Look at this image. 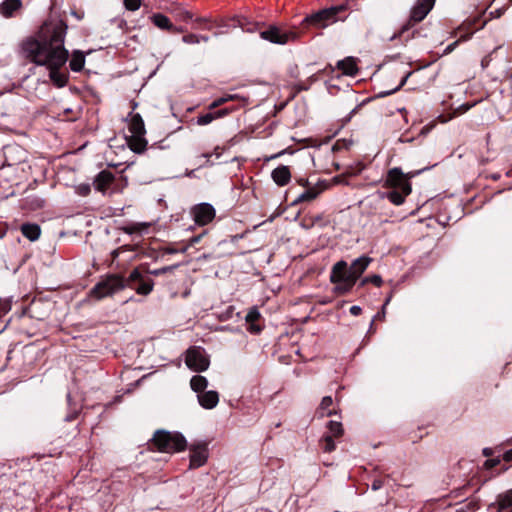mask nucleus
Wrapping results in <instances>:
<instances>
[{
  "mask_svg": "<svg viewBox=\"0 0 512 512\" xmlns=\"http://www.w3.org/2000/svg\"><path fill=\"white\" fill-rule=\"evenodd\" d=\"M91 192L89 184H81L77 187V193L81 196H88Z\"/></svg>",
  "mask_w": 512,
  "mask_h": 512,
  "instance_id": "obj_40",
  "label": "nucleus"
},
{
  "mask_svg": "<svg viewBox=\"0 0 512 512\" xmlns=\"http://www.w3.org/2000/svg\"><path fill=\"white\" fill-rule=\"evenodd\" d=\"M406 185H411V182L408 181L401 168L394 167L388 170L384 187L404 191L406 189Z\"/></svg>",
  "mask_w": 512,
  "mask_h": 512,
  "instance_id": "obj_13",
  "label": "nucleus"
},
{
  "mask_svg": "<svg viewBox=\"0 0 512 512\" xmlns=\"http://www.w3.org/2000/svg\"><path fill=\"white\" fill-rule=\"evenodd\" d=\"M382 317H383V316H382V315H380V313H377V314L374 316V319H373V320L375 321L376 319H381Z\"/></svg>",
  "mask_w": 512,
  "mask_h": 512,
  "instance_id": "obj_61",
  "label": "nucleus"
},
{
  "mask_svg": "<svg viewBox=\"0 0 512 512\" xmlns=\"http://www.w3.org/2000/svg\"><path fill=\"white\" fill-rule=\"evenodd\" d=\"M143 265L134 268L127 278L118 274H111L98 282L89 292V296L101 300L116 291L129 287L138 295L147 296L153 291L154 281L143 274Z\"/></svg>",
  "mask_w": 512,
  "mask_h": 512,
  "instance_id": "obj_2",
  "label": "nucleus"
},
{
  "mask_svg": "<svg viewBox=\"0 0 512 512\" xmlns=\"http://www.w3.org/2000/svg\"><path fill=\"white\" fill-rule=\"evenodd\" d=\"M412 73H413L412 71H409V72H408V73H407V74L402 78V80L400 81V84H399L396 88H394V89H393V90H391V91H388V92L382 93V94H381V96H388V95H390V94H392V93H395V92H397L398 90H400V89H401V88L406 84V82H407L408 78L412 75Z\"/></svg>",
  "mask_w": 512,
  "mask_h": 512,
  "instance_id": "obj_38",
  "label": "nucleus"
},
{
  "mask_svg": "<svg viewBox=\"0 0 512 512\" xmlns=\"http://www.w3.org/2000/svg\"><path fill=\"white\" fill-rule=\"evenodd\" d=\"M412 192V185H406V189L402 190H391L386 193L387 199L393 203L394 205H402L405 202V199Z\"/></svg>",
  "mask_w": 512,
  "mask_h": 512,
  "instance_id": "obj_21",
  "label": "nucleus"
},
{
  "mask_svg": "<svg viewBox=\"0 0 512 512\" xmlns=\"http://www.w3.org/2000/svg\"><path fill=\"white\" fill-rule=\"evenodd\" d=\"M22 9V2H1L0 13L5 18L17 16Z\"/></svg>",
  "mask_w": 512,
  "mask_h": 512,
  "instance_id": "obj_24",
  "label": "nucleus"
},
{
  "mask_svg": "<svg viewBox=\"0 0 512 512\" xmlns=\"http://www.w3.org/2000/svg\"><path fill=\"white\" fill-rule=\"evenodd\" d=\"M231 112V109L223 108L216 111L210 110V112L198 116L197 123L199 125H207L217 118L224 117Z\"/></svg>",
  "mask_w": 512,
  "mask_h": 512,
  "instance_id": "obj_23",
  "label": "nucleus"
},
{
  "mask_svg": "<svg viewBox=\"0 0 512 512\" xmlns=\"http://www.w3.org/2000/svg\"><path fill=\"white\" fill-rule=\"evenodd\" d=\"M184 19L187 20V19H192V14L190 12H185L184 14Z\"/></svg>",
  "mask_w": 512,
  "mask_h": 512,
  "instance_id": "obj_58",
  "label": "nucleus"
},
{
  "mask_svg": "<svg viewBox=\"0 0 512 512\" xmlns=\"http://www.w3.org/2000/svg\"><path fill=\"white\" fill-rule=\"evenodd\" d=\"M177 251L178 250L170 248V247L166 249V253H168V254H173V253H176Z\"/></svg>",
  "mask_w": 512,
  "mask_h": 512,
  "instance_id": "obj_57",
  "label": "nucleus"
},
{
  "mask_svg": "<svg viewBox=\"0 0 512 512\" xmlns=\"http://www.w3.org/2000/svg\"><path fill=\"white\" fill-rule=\"evenodd\" d=\"M418 173H419V171H416V172H409V173H406L405 175H406V177H407L408 181L410 182V180H411L414 176H416Z\"/></svg>",
  "mask_w": 512,
  "mask_h": 512,
  "instance_id": "obj_54",
  "label": "nucleus"
},
{
  "mask_svg": "<svg viewBox=\"0 0 512 512\" xmlns=\"http://www.w3.org/2000/svg\"><path fill=\"white\" fill-rule=\"evenodd\" d=\"M149 450L161 453H175L186 449L187 441L179 432L156 430L148 443Z\"/></svg>",
  "mask_w": 512,
  "mask_h": 512,
  "instance_id": "obj_4",
  "label": "nucleus"
},
{
  "mask_svg": "<svg viewBox=\"0 0 512 512\" xmlns=\"http://www.w3.org/2000/svg\"><path fill=\"white\" fill-rule=\"evenodd\" d=\"M494 2H490L488 6L483 8L479 13L476 15L468 17L457 29L458 32H461L459 39L454 41L453 43L449 44L445 50L444 54L451 53L460 42H464L469 40L472 35L482 29L486 23L492 19L500 18L505 11L508 9L507 5H503L501 7L493 8Z\"/></svg>",
  "mask_w": 512,
  "mask_h": 512,
  "instance_id": "obj_3",
  "label": "nucleus"
},
{
  "mask_svg": "<svg viewBox=\"0 0 512 512\" xmlns=\"http://www.w3.org/2000/svg\"><path fill=\"white\" fill-rule=\"evenodd\" d=\"M352 144H353L352 140L339 139V140H337L334 143L332 149H333V151H340L342 149H349Z\"/></svg>",
  "mask_w": 512,
  "mask_h": 512,
  "instance_id": "obj_33",
  "label": "nucleus"
},
{
  "mask_svg": "<svg viewBox=\"0 0 512 512\" xmlns=\"http://www.w3.org/2000/svg\"><path fill=\"white\" fill-rule=\"evenodd\" d=\"M20 231L22 235L30 241L38 240L41 235V228L36 223H23L20 227Z\"/></svg>",
  "mask_w": 512,
  "mask_h": 512,
  "instance_id": "obj_25",
  "label": "nucleus"
},
{
  "mask_svg": "<svg viewBox=\"0 0 512 512\" xmlns=\"http://www.w3.org/2000/svg\"><path fill=\"white\" fill-rule=\"evenodd\" d=\"M321 221H322V216L321 215L315 216V217L311 218V224L308 227L314 226V225H316L317 223H319Z\"/></svg>",
  "mask_w": 512,
  "mask_h": 512,
  "instance_id": "obj_52",
  "label": "nucleus"
},
{
  "mask_svg": "<svg viewBox=\"0 0 512 512\" xmlns=\"http://www.w3.org/2000/svg\"><path fill=\"white\" fill-rule=\"evenodd\" d=\"M200 37V40H203V41H208L209 38L207 36H199Z\"/></svg>",
  "mask_w": 512,
  "mask_h": 512,
  "instance_id": "obj_62",
  "label": "nucleus"
},
{
  "mask_svg": "<svg viewBox=\"0 0 512 512\" xmlns=\"http://www.w3.org/2000/svg\"><path fill=\"white\" fill-rule=\"evenodd\" d=\"M374 332H375L374 320H372V322L370 324V328H369V333H374Z\"/></svg>",
  "mask_w": 512,
  "mask_h": 512,
  "instance_id": "obj_56",
  "label": "nucleus"
},
{
  "mask_svg": "<svg viewBox=\"0 0 512 512\" xmlns=\"http://www.w3.org/2000/svg\"><path fill=\"white\" fill-rule=\"evenodd\" d=\"M346 10L345 5L334 6L319 10L305 18V22L316 28H325L338 20H342L338 14Z\"/></svg>",
  "mask_w": 512,
  "mask_h": 512,
  "instance_id": "obj_8",
  "label": "nucleus"
},
{
  "mask_svg": "<svg viewBox=\"0 0 512 512\" xmlns=\"http://www.w3.org/2000/svg\"><path fill=\"white\" fill-rule=\"evenodd\" d=\"M129 116L128 129L131 135L126 137V142L134 153L141 154L147 149L148 145L145 139V124L139 113H130Z\"/></svg>",
  "mask_w": 512,
  "mask_h": 512,
  "instance_id": "obj_5",
  "label": "nucleus"
},
{
  "mask_svg": "<svg viewBox=\"0 0 512 512\" xmlns=\"http://www.w3.org/2000/svg\"><path fill=\"white\" fill-rule=\"evenodd\" d=\"M195 22L199 24L202 29L211 30L213 27H230L236 26L239 21L236 19H225L222 17H198Z\"/></svg>",
  "mask_w": 512,
  "mask_h": 512,
  "instance_id": "obj_15",
  "label": "nucleus"
},
{
  "mask_svg": "<svg viewBox=\"0 0 512 512\" xmlns=\"http://www.w3.org/2000/svg\"><path fill=\"white\" fill-rule=\"evenodd\" d=\"M501 460L499 458H492L485 461V467L488 469L496 468L498 465H500Z\"/></svg>",
  "mask_w": 512,
  "mask_h": 512,
  "instance_id": "obj_42",
  "label": "nucleus"
},
{
  "mask_svg": "<svg viewBox=\"0 0 512 512\" xmlns=\"http://www.w3.org/2000/svg\"><path fill=\"white\" fill-rule=\"evenodd\" d=\"M271 177L278 186L282 187L290 182L291 171L288 166L280 165L272 171Z\"/></svg>",
  "mask_w": 512,
  "mask_h": 512,
  "instance_id": "obj_18",
  "label": "nucleus"
},
{
  "mask_svg": "<svg viewBox=\"0 0 512 512\" xmlns=\"http://www.w3.org/2000/svg\"><path fill=\"white\" fill-rule=\"evenodd\" d=\"M332 404H333V400H332L331 396H325L322 398V401L320 403V408L322 410H327Z\"/></svg>",
  "mask_w": 512,
  "mask_h": 512,
  "instance_id": "obj_43",
  "label": "nucleus"
},
{
  "mask_svg": "<svg viewBox=\"0 0 512 512\" xmlns=\"http://www.w3.org/2000/svg\"><path fill=\"white\" fill-rule=\"evenodd\" d=\"M337 68L347 76H356L358 73L356 60L353 57H346L345 59L338 61Z\"/></svg>",
  "mask_w": 512,
  "mask_h": 512,
  "instance_id": "obj_22",
  "label": "nucleus"
},
{
  "mask_svg": "<svg viewBox=\"0 0 512 512\" xmlns=\"http://www.w3.org/2000/svg\"><path fill=\"white\" fill-rule=\"evenodd\" d=\"M333 182L336 184H348L347 176L345 174L337 175L333 178Z\"/></svg>",
  "mask_w": 512,
  "mask_h": 512,
  "instance_id": "obj_45",
  "label": "nucleus"
},
{
  "mask_svg": "<svg viewBox=\"0 0 512 512\" xmlns=\"http://www.w3.org/2000/svg\"><path fill=\"white\" fill-rule=\"evenodd\" d=\"M85 64V55L80 50H74L72 52L71 59L69 61V67L74 72H80Z\"/></svg>",
  "mask_w": 512,
  "mask_h": 512,
  "instance_id": "obj_28",
  "label": "nucleus"
},
{
  "mask_svg": "<svg viewBox=\"0 0 512 512\" xmlns=\"http://www.w3.org/2000/svg\"><path fill=\"white\" fill-rule=\"evenodd\" d=\"M76 416H77L76 414H73L71 416H67L66 420L72 421V420H74L76 418Z\"/></svg>",
  "mask_w": 512,
  "mask_h": 512,
  "instance_id": "obj_60",
  "label": "nucleus"
},
{
  "mask_svg": "<svg viewBox=\"0 0 512 512\" xmlns=\"http://www.w3.org/2000/svg\"><path fill=\"white\" fill-rule=\"evenodd\" d=\"M435 2H417L411 9L409 18L400 30L391 37L392 40L401 38L416 24L425 19L429 12L433 9Z\"/></svg>",
  "mask_w": 512,
  "mask_h": 512,
  "instance_id": "obj_6",
  "label": "nucleus"
},
{
  "mask_svg": "<svg viewBox=\"0 0 512 512\" xmlns=\"http://www.w3.org/2000/svg\"><path fill=\"white\" fill-rule=\"evenodd\" d=\"M150 19L156 27L171 34H178L183 31L181 28L174 26L170 19L161 13H154Z\"/></svg>",
  "mask_w": 512,
  "mask_h": 512,
  "instance_id": "obj_16",
  "label": "nucleus"
},
{
  "mask_svg": "<svg viewBox=\"0 0 512 512\" xmlns=\"http://www.w3.org/2000/svg\"><path fill=\"white\" fill-rule=\"evenodd\" d=\"M384 485V482L383 480L381 479H375L373 482H372V485H371V488L372 490L374 491H377L379 489H381Z\"/></svg>",
  "mask_w": 512,
  "mask_h": 512,
  "instance_id": "obj_46",
  "label": "nucleus"
},
{
  "mask_svg": "<svg viewBox=\"0 0 512 512\" xmlns=\"http://www.w3.org/2000/svg\"><path fill=\"white\" fill-rule=\"evenodd\" d=\"M321 445L324 452H332L335 450L336 445L331 435H324L321 439Z\"/></svg>",
  "mask_w": 512,
  "mask_h": 512,
  "instance_id": "obj_31",
  "label": "nucleus"
},
{
  "mask_svg": "<svg viewBox=\"0 0 512 512\" xmlns=\"http://www.w3.org/2000/svg\"><path fill=\"white\" fill-rule=\"evenodd\" d=\"M186 365L195 372H203L209 367V359L205 355L204 349L193 346L186 352Z\"/></svg>",
  "mask_w": 512,
  "mask_h": 512,
  "instance_id": "obj_10",
  "label": "nucleus"
},
{
  "mask_svg": "<svg viewBox=\"0 0 512 512\" xmlns=\"http://www.w3.org/2000/svg\"><path fill=\"white\" fill-rule=\"evenodd\" d=\"M483 454H484L485 456H490V455H491V451H490L488 448H485V449L483 450Z\"/></svg>",
  "mask_w": 512,
  "mask_h": 512,
  "instance_id": "obj_59",
  "label": "nucleus"
},
{
  "mask_svg": "<svg viewBox=\"0 0 512 512\" xmlns=\"http://www.w3.org/2000/svg\"><path fill=\"white\" fill-rule=\"evenodd\" d=\"M11 310V302L0 298V319Z\"/></svg>",
  "mask_w": 512,
  "mask_h": 512,
  "instance_id": "obj_37",
  "label": "nucleus"
},
{
  "mask_svg": "<svg viewBox=\"0 0 512 512\" xmlns=\"http://www.w3.org/2000/svg\"><path fill=\"white\" fill-rule=\"evenodd\" d=\"M194 222L199 226H205L215 219L216 211L209 203L196 204L190 211Z\"/></svg>",
  "mask_w": 512,
  "mask_h": 512,
  "instance_id": "obj_11",
  "label": "nucleus"
},
{
  "mask_svg": "<svg viewBox=\"0 0 512 512\" xmlns=\"http://www.w3.org/2000/svg\"><path fill=\"white\" fill-rule=\"evenodd\" d=\"M190 386L193 391L201 394L207 388L208 380L204 376L195 375L190 380Z\"/></svg>",
  "mask_w": 512,
  "mask_h": 512,
  "instance_id": "obj_29",
  "label": "nucleus"
},
{
  "mask_svg": "<svg viewBox=\"0 0 512 512\" xmlns=\"http://www.w3.org/2000/svg\"><path fill=\"white\" fill-rule=\"evenodd\" d=\"M203 235H204V233H203V234H200V235H197V236H193V237L190 239V245H191V246H193V245H195V244L199 243Z\"/></svg>",
  "mask_w": 512,
  "mask_h": 512,
  "instance_id": "obj_51",
  "label": "nucleus"
},
{
  "mask_svg": "<svg viewBox=\"0 0 512 512\" xmlns=\"http://www.w3.org/2000/svg\"><path fill=\"white\" fill-rule=\"evenodd\" d=\"M126 9L129 10V11H137L141 5H142V2H123Z\"/></svg>",
  "mask_w": 512,
  "mask_h": 512,
  "instance_id": "obj_44",
  "label": "nucleus"
},
{
  "mask_svg": "<svg viewBox=\"0 0 512 512\" xmlns=\"http://www.w3.org/2000/svg\"><path fill=\"white\" fill-rule=\"evenodd\" d=\"M298 183H299V185H301V186L305 187L306 189H307L308 187H310V186H309V181H308V179H302V178H301V179H299V180H298Z\"/></svg>",
  "mask_w": 512,
  "mask_h": 512,
  "instance_id": "obj_53",
  "label": "nucleus"
},
{
  "mask_svg": "<svg viewBox=\"0 0 512 512\" xmlns=\"http://www.w3.org/2000/svg\"><path fill=\"white\" fill-rule=\"evenodd\" d=\"M5 235V230L0 229V238H2Z\"/></svg>",
  "mask_w": 512,
  "mask_h": 512,
  "instance_id": "obj_64",
  "label": "nucleus"
},
{
  "mask_svg": "<svg viewBox=\"0 0 512 512\" xmlns=\"http://www.w3.org/2000/svg\"><path fill=\"white\" fill-rule=\"evenodd\" d=\"M49 9L50 15L36 35L22 41L21 53L30 62L45 66L50 81L56 87L62 88L69 80V71L66 67L69 52L64 47L67 24L64 18L55 16L59 9L57 2H52Z\"/></svg>",
  "mask_w": 512,
  "mask_h": 512,
  "instance_id": "obj_1",
  "label": "nucleus"
},
{
  "mask_svg": "<svg viewBox=\"0 0 512 512\" xmlns=\"http://www.w3.org/2000/svg\"><path fill=\"white\" fill-rule=\"evenodd\" d=\"M456 512H464V506H460V507L456 510Z\"/></svg>",
  "mask_w": 512,
  "mask_h": 512,
  "instance_id": "obj_63",
  "label": "nucleus"
},
{
  "mask_svg": "<svg viewBox=\"0 0 512 512\" xmlns=\"http://www.w3.org/2000/svg\"><path fill=\"white\" fill-rule=\"evenodd\" d=\"M190 469H197L206 464L208 459V444L199 442L190 445Z\"/></svg>",
  "mask_w": 512,
  "mask_h": 512,
  "instance_id": "obj_12",
  "label": "nucleus"
},
{
  "mask_svg": "<svg viewBox=\"0 0 512 512\" xmlns=\"http://www.w3.org/2000/svg\"><path fill=\"white\" fill-rule=\"evenodd\" d=\"M114 180L115 176L111 171L102 170L96 175L94 179L95 189L104 193L111 186Z\"/></svg>",
  "mask_w": 512,
  "mask_h": 512,
  "instance_id": "obj_17",
  "label": "nucleus"
},
{
  "mask_svg": "<svg viewBox=\"0 0 512 512\" xmlns=\"http://www.w3.org/2000/svg\"><path fill=\"white\" fill-rule=\"evenodd\" d=\"M293 89L295 90L294 94H293V97H294L296 94L300 93L301 91L307 90L308 87L303 84H297L293 87Z\"/></svg>",
  "mask_w": 512,
  "mask_h": 512,
  "instance_id": "obj_47",
  "label": "nucleus"
},
{
  "mask_svg": "<svg viewBox=\"0 0 512 512\" xmlns=\"http://www.w3.org/2000/svg\"><path fill=\"white\" fill-rule=\"evenodd\" d=\"M327 428L329 431L328 435H331L333 438H338L343 435V426L342 423L338 421H329L327 423Z\"/></svg>",
  "mask_w": 512,
  "mask_h": 512,
  "instance_id": "obj_30",
  "label": "nucleus"
},
{
  "mask_svg": "<svg viewBox=\"0 0 512 512\" xmlns=\"http://www.w3.org/2000/svg\"><path fill=\"white\" fill-rule=\"evenodd\" d=\"M500 47H496L491 53H489L488 55L484 56L481 60V67L483 69L487 68L490 64V62L492 61V54L497 50L499 49Z\"/></svg>",
  "mask_w": 512,
  "mask_h": 512,
  "instance_id": "obj_41",
  "label": "nucleus"
},
{
  "mask_svg": "<svg viewBox=\"0 0 512 512\" xmlns=\"http://www.w3.org/2000/svg\"><path fill=\"white\" fill-rule=\"evenodd\" d=\"M382 278L380 275H371L363 278L359 284L360 287H364L368 283H372L373 285L380 287L382 284Z\"/></svg>",
  "mask_w": 512,
  "mask_h": 512,
  "instance_id": "obj_32",
  "label": "nucleus"
},
{
  "mask_svg": "<svg viewBox=\"0 0 512 512\" xmlns=\"http://www.w3.org/2000/svg\"><path fill=\"white\" fill-rule=\"evenodd\" d=\"M199 404L205 409H213L219 402V394L217 391H204L198 394Z\"/></svg>",
  "mask_w": 512,
  "mask_h": 512,
  "instance_id": "obj_19",
  "label": "nucleus"
},
{
  "mask_svg": "<svg viewBox=\"0 0 512 512\" xmlns=\"http://www.w3.org/2000/svg\"><path fill=\"white\" fill-rule=\"evenodd\" d=\"M176 267H177V265H172V266H166V267H162V268L154 269V270L146 269L145 272L150 275L159 276V275L165 274L167 272L173 271Z\"/></svg>",
  "mask_w": 512,
  "mask_h": 512,
  "instance_id": "obj_36",
  "label": "nucleus"
},
{
  "mask_svg": "<svg viewBox=\"0 0 512 512\" xmlns=\"http://www.w3.org/2000/svg\"><path fill=\"white\" fill-rule=\"evenodd\" d=\"M490 507L496 508L497 512H503L508 508L512 509V489L499 494L496 501Z\"/></svg>",
  "mask_w": 512,
  "mask_h": 512,
  "instance_id": "obj_20",
  "label": "nucleus"
},
{
  "mask_svg": "<svg viewBox=\"0 0 512 512\" xmlns=\"http://www.w3.org/2000/svg\"><path fill=\"white\" fill-rule=\"evenodd\" d=\"M371 262L372 258L363 255L355 259L350 266L347 265V276L350 277L349 282H357Z\"/></svg>",
  "mask_w": 512,
  "mask_h": 512,
  "instance_id": "obj_14",
  "label": "nucleus"
},
{
  "mask_svg": "<svg viewBox=\"0 0 512 512\" xmlns=\"http://www.w3.org/2000/svg\"><path fill=\"white\" fill-rule=\"evenodd\" d=\"M262 39L275 44H286L290 41H295L299 38L300 34L296 31H285L276 26H270L268 29L260 32Z\"/></svg>",
  "mask_w": 512,
  "mask_h": 512,
  "instance_id": "obj_9",
  "label": "nucleus"
},
{
  "mask_svg": "<svg viewBox=\"0 0 512 512\" xmlns=\"http://www.w3.org/2000/svg\"><path fill=\"white\" fill-rule=\"evenodd\" d=\"M149 148L150 149H164V146H162L160 144H157V143H154Z\"/></svg>",
  "mask_w": 512,
  "mask_h": 512,
  "instance_id": "obj_55",
  "label": "nucleus"
},
{
  "mask_svg": "<svg viewBox=\"0 0 512 512\" xmlns=\"http://www.w3.org/2000/svg\"><path fill=\"white\" fill-rule=\"evenodd\" d=\"M503 460L507 463L512 462V449L507 450L503 454Z\"/></svg>",
  "mask_w": 512,
  "mask_h": 512,
  "instance_id": "obj_49",
  "label": "nucleus"
},
{
  "mask_svg": "<svg viewBox=\"0 0 512 512\" xmlns=\"http://www.w3.org/2000/svg\"><path fill=\"white\" fill-rule=\"evenodd\" d=\"M323 191V188L318 187H308L304 192H302L293 202V204H299L303 202L313 201L318 197V195Z\"/></svg>",
  "mask_w": 512,
  "mask_h": 512,
  "instance_id": "obj_27",
  "label": "nucleus"
},
{
  "mask_svg": "<svg viewBox=\"0 0 512 512\" xmlns=\"http://www.w3.org/2000/svg\"><path fill=\"white\" fill-rule=\"evenodd\" d=\"M349 279L350 277L347 276V262L344 260L336 262L331 269L330 282L336 284L334 290L338 295H345L352 290L356 282L350 283Z\"/></svg>",
  "mask_w": 512,
  "mask_h": 512,
  "instance_id": "obj_7",
  "label": "nucleus"
},
{
  "mask_svg": "<svg viewBox=\"0 0 512 512\" xmlns=\"http://www.w3.org/2000/svg\"><path fill=\"white\" fill-rule=\"evenodd\" d=\"M261 315L257 309H252L246 315V323L248 325L247 330L252 334H258L261 332L262 327L257 324L260 320Z\"/></svg>",
  "mask_w": 512,
  "mask_h": 512,
  "instance_id": "obj_26",
  "label": "nucleus"
},
{
  "mask_svg": "<svg viewBox=\"0 0 512 512\" xmlns=\"http://www.w3.org/2000/svg\"><path fill=\"white\" fill-rule=\"evenodd\" d=\"M233 99V96L232 95H228V96H224V97H219L217 99H215L210 105H209V110H214L222 105H224L225 103H227L228 101L232 100Z\"/></svg>",
  "mask_w": 512,
  "mask_h": 512,
  "instance_id": "obj_34",
  "label": "nucleus"
},
{
  "mask_svg": "<svg viewBox=\"0 0 512 512\" xmlns=\"http://www.w3.org/2000/svg\"><path fill=\"white\" fill-rule=\"evenodd\" d=\"M361 312H362V309H361V307H360V306H356V305H354V306H352V307L350 308V313H351L353 316H359V315L361 314Z\"/></svg>",
  "mask_w": 512,
  "mask_h": 512,
  "instance_id": "obj_48",
  "label": "nucleus"
},
{
  "mask_svg": "<svg viewBox=\"0 0 512 512\" xmlns=\"http://www.w3.org/2000/svg\"><path fill=\"white\" fill-rule=\"evenodd\" d=\"M356 110H357V108L353 109V110L350 112V114L342 120V127H343L344 125H346V124L351 120L352 116L356 113Z\"/></svg>",
  "mask_w": 512,
  "mask_h": 512,
  "instance_id": "obj_50",
  "label": "nucleus"
},
{
  "mask_svg": "<svg viewBox=\"0 0 512 512\" xmlns=\"http://www.w3.org/2000/svg\"><path fill=\"white\" fill-rule=\"evenodd\" d=\"M460 506H464V512L470 511L474 512L479 509V500L478 499H471L467 501L466 503H461Z\"/></svg>",
  "mask_w": 512,
  "mask_h": 512,
  "instance_id": "obj_35",
  "label": "nucleus"
},
{
  "mask_svg": "<svg viewBox=\"0 0 512 512\" xmlns=\"http://www.w3.org/2000/svg\"><path fill=\"white\" fill-rule=\"evenodd\" d=\"M182 40H183V42H185L187 44H196V43L200 42V37L196 34L190 33V34L184 35Z\"/></svg>",
  "mask_w": 512,
  "mask_h": 512,
  "instance_id": "obj_39",
  "label": "nucleus"
}]
</instances>
